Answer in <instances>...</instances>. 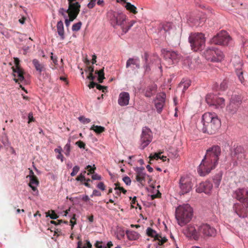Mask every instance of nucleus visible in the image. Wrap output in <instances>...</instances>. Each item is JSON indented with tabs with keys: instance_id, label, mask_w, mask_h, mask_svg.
<instances>
[{
	"instance_id": "f257e3e1",
	"label": "nucleus",
	"mask_w": 248,
	"mask_h": 248,
	"mask_svg": "<svg viewBox=\"0 0 248 248\" xmlns=\"http://www.w3.org/2000/svg\"><path fill=\"white\" fill-rule=\"evenodd\" d=\"M220 154L221 149L218 145H214L207 150L206 154L198 168V172L200 176H205L216 168Z\"/></svg>"
},
{
	"instance_id": "f03ea898",
	"label": "nucleus",
	"mask_w": 248,
	"mask_h": 248,
	"mask_svg": "<svg viewBox=\"0 0 248 248\" xmlns=\"http://www.w3.org/2000/svg\"><path fill=\"white\" fill-rule=\"evenodd\" d=\"M202 123L203 133L209 135L214 134L218 130L221 126L220 120L215 113H205L202 116Z\"/></svg>"
},
{
	"instance_id": "7ed1b4c3",
	"label": "nucleus",
	"mask_w": 248,
	"mask_h": 248,
	"mask_svg": "<svg viewBox=\"0 0 248 248\" xmlns=\"http://www.w3.org/2000/svg\"><path fill=\"white\" fill-rule=\"evenodd\" d=\"M193 216V210L188 204L179 205L175 210V218L178 224L183 226L189 222Z\"/></svg>"
},
{
	"instance_id": "20e7f679",
	"label": "nucleus",
	"mask_w": 248,
	"mask_h": 248,
	"mask_svg": "<svg viewBox=\"0 0 248 248\" xmlns=\"http://www.w3.org/2000/svg\"><path fill=\"white\" fill-rule=\"evenodd\" d=\"M189 42L192 50L194 51H201L205 45V38L202 33H191L188 38Z\"/></svg>"
},
{
	"instance_id": "39448f33",
	"label": "nucleus",
	"mask_w": 248,
	"mask_h": 248,
	"mask_svg": "<svg viewBox=\"0 0 248 248\" xmlns=\"http://www.w3.org/2000/svg\"><path fill=\"white\" fill-rule=\"evenodd\" d=\"M142 58L144 61L143 67L145 72H149L154 65H157L158 68L162 71L161 60L157 56H152L149 57L148 53L145 52Z\"/></svg>"
},
{
	"instance_id": "423d86ee",
	"label": "nucleus",
	"mask_w": 248,
	"mask_h": 248,
	"mask_svg": "<svg viewBox=\"0 0 248 248\" xmlns=\"http://www.w3.org/2000/svg\"><path fill=\"white\" fill-rule=\"evenodd\" d=\"M203 54L206 59L211 62H220L224 58L223 52L220 50L214 47L206 48Z\"/></svg>"
},
{
	"instance_id": "0eeeda50",
	"label": "nucleus",
	"mask_w": 248,
	"mask_h": 248,
	"mask_svg": "<svg viewBox=\"0 0 248 248\" xmlns=\"http://www.w3.org/2000/svg\"><path fill=\"white\" fill-rule=\"evenodd\" d=\"M233 211L240 218H248V198L244 200L243 203H235L233 205Z\"/></svg>"
},
{
	"instance_id": "6e6552de",
	"label": "nucleus",
	"mask_w": 248,
	"mask_h": 248,
	"mask_svg": "<svg viewBox=\"0 0 248 248\" xmlns=\"http://www.w3.org/2000/svg\"><path fill=\"white\" fill-rule=\"evenodd\" d=\"M161 53L169 66L177 63L181 58L177 51L164 48L161 50Z\"/></svg>"
},
{
	"instance_id": "1a4fd4ad",
	"label": "nucleus",
	"mask_w": 248,
	"mask_h": 248,
	"mask_svg": "<svg viewBox=\"0 0 248 248\" xmlns=\"http://www.w3.org/2000/svg\"><path fill=\"white\" fill-rule=\"evenodd\" d=\"M242 100L240 96L232 95L229 104L226 107L227 112L229 114L232 115L236 113L240 107Z\"/></svg>"
},
{
	"instance_id": "9d476101",
	"label": "nucleus",
	"mask_w": 248,
	"mask_h": 248,
	"mask_svg": "<svg viewBox=\"0 0 248 248\" xmlns=\"http://www.w3.org/2000/svg\"><path fill=\"white\" fill-rule=\"evenodd\" d=\"M231 40V37L225 31H221L214 36L210 41L211 44L227 46Z\"/></svg>"
},
{
	"instance_id": "9b49d317",
	"label": "nucleus",
	"mask_w": 248,
	"mask_h": 248,
	"mask_svg": "<svg viewBox=\"0 0 248 248\" xmlns=\"http://www.w3.org/2000/svg\"><path fill=\"white\" fill-rule=\"evenodd\" d=\"M109 17L111 24L115 27L116 26L123 25L126 19V16L122 13L111 12L109 13Z\"/></svg>"
},
{
	"instance_id": "f8f14e48",
	"label": "nucleus",
	"mask_w": 248,
	"mask_h": 248,
	"mask_svg": "<svg viewBox=\"0 0 248 248\" xmlns=\"http://www.w3.org/2000/svg\"><path fill=\"white\" fill-rule=\"evenodd\" d=\"M232 160L233 161V165L236 166L238 163L242 162L246 158L244 148L239 146L234 148L233 152L231 154Z\"/></svg>"
},
{
	"instance_id": "ddd939ff",
	"label": "nucleus",
	"mask_w": 248,
	"mask_h": 248,
	"mask_svg": "<svg viewBox=\"0 0 248 248\" xmlns=\"http://www.w3.org/2000/svg\"><path fill=\"white\" fill-rule=\"evenodd\" d=\"M152 136L151 130L147 127H144L142 129V134L141 135V148L143 150L147 147L152 141Z\"/></svg>"
},
{
	"instance_id": "4468645a",
	"label": "nucleus",
	"mask_w": 248,
	"mask_h": 248,
	"mask_svg": "<svg viewBox=\"0 0 248 248\" xmlns=\"http://www.w3.org/2000/svg\"><path fill=\"white\" fill-rule=\"evenodd\" d=\"M198 232L203 236L214 237L216 235L217 231L213 227L208 224H202L199 227Z\"/></svg>"
},
{
	"instance_id": "2eb2a0df",
	"label": "nucleus",
	"mask_w": 248,
	"mask_h": 248,
	"mask_svg": "<svg viewBox=\"0 0 248 248\" xmlns=\"http://www.w3.org/2000/svg\"><path fill=\"white\" fill-rule=\"evenodd\" d=\"M179 184L181 189L180 191L181 195L188 193L192 188L191 182L189 178L187 177H181L179 180Z\"/></svg>"
},
{
	"instance_id": "dca6fc26",
	"label": "nucleus",
	"mask_w": 248,
	"mask_h": 248,
	"mask_svg": "<svg viewBox=\"0 0 248 248\" xmlns=\"http://www.w3.org/2000/svg\"><path fill=\"white\" fill-rule=\"evenodd\" d=\"M166 99V94L164 93L158 94L155 100V105L158 113H160L163 108Z\"/></svg>"
},
{
	"instance_id": "f3484780",
	"label": "nucleus",
	"mask_w": 248,
	"mask_h": 248,
	"mask_svg": "<svg viewBox=\"0 0 248 248\" xmlns=\"http://www.w3.org/2000/svg\"><path fill=\"white\" fill-rule=\"evenodd\" d=\"M213 188V185L211 182L206 181L201 183L196 188V191L198 193L204 192L205 194H209Z\"/></svg>"
},
{
	"instance_id": "a211bd4d",
	"label": "nucleus",
	"mask_w": 248,
	"mask_h": 248,
	"mask_svg": "<svg viewBox=\"0 0 248 248\" xmlns=\"http://www.w3.org/2000/svg\"><path fill=\"white\" fill-rule=\"evenodd\" d=\"M13 75L15 78L14 80L17 83L18 81L26 82V80L23 76V70L18 66L17 63L15 68L13 67Z\"/></svg>"
},
{
	"instance_id": "6ab92c4d",
	"label": "nucleus",
	"mask_w": 248,
	"mask_h": 248,
	"mask_svg": "<svg viewBox=\"0 0 248 248\" xmlns=\"http://www.w3.org/2000/svg\"><path fill=\"white\" fill-rule=\"evenodd\" d=\"M146 233L148 236L155 238V240L158 241L159 245H163L167 240L165 237H162L152 228L148 227L146 230Z\"/></svg>"
},
{
	"instance_id": "aec40b11",
	"label": "nucleus",
	"mask_w": 248,
	"mask_h": 248,
	"mask_svg": "<svg viewBox=\"0 0 248 248\" xmlns=\"http://www.w3.org/2000/svg\"><path fill=\"white\" fill-rule=\"evenodd\" d=\"M232 197L243 203L244 199L248 198V191L245 188H239L233 193Z\"/></svg>"
},
{
	"instance_id": "412c9836",
	"label": "nucleus",
	"mask_w": 248,
	"mask_h": 248,
	"mask_svg": "<svg viewBox=\"0 0 248 248\" xmlns=\"http://www.w3.org/2000/svg\"><path fill=\"white\" fill-rule=\"evenodd\" d=\"M184 233L187 237H193L194 239H197L199 237V232H197L194 227L188 225L184 230Z\"/></svg>"
},
{
	"instance_id": "4be33fe9",
	"label": "nucleus",
	"mask_w": 248,
	"mask_h": 248,
	"mask_svg": "<svg viewBox=\"0 0 248 248\" xmlns=\"http://www.w3.org/2000/svg\"><path fill=\"white\" fill-rule=\"evenodd\" d=\"M130 95L128 93L123 92L120 93L118 103L121 106H126L129 104Z\"/></svg>"
},
{
	"instance_id": "5701e85b",
	"label": "nucleus",
	"mask_w": 248,
	"mask_h": 248,
	"mask_svg": "<svg viewBox=\"0 0 248 248\" xmlns=\"http://www.w3.org/2000/svg\"><path fill=\"white\" fill-rule=\"evenodd\" d=\"M136 172V179L140 183H142L143 181H145V177L148 176L144 172V168L141 167H136L135 169Z\"/></svg>"
},
{
	"instance_id": "b1692460",
	"label": "nucleus",
	"mask_w": 248,
	"mask_h": 248,
	"mask_svg": "<svg viewBox=\"0 0 248 248\" xmlns=\"http://www.w3.org/2000/svg\"><path fill=\"white\" fill-rule=\"evenodd\" d=\"M131 65H135L137 69L140 68V60L139 57H134L129 58L126 63V68L129 67Z\"/></svg>"
},
{
	"instance_id": "393cba45",
	"label": "nucleus",
	"mask_w": 248,
	"mask_h": 248,
	"mask_svg": "<svg viewBox=\"0 0 248 248\" xmlns=\"http://www.w3.org/2000/svg\"><path fill=\"white\" fill-rule=\"evenodd\" d=\"M172 28V24L170 22L162 23L159 25L158 30L160 33L163 31L164 34L166 36V33Z\"/></svg>"
},
{
	"instance_id": "a878e982",
	"label": "nucleus",
	"mask_w": 248,
	"mask_h": 248,
	"mask_svg": "<svg viewBox=\"0 0 248 248\" xmlns=\"http://www.w3.org/2000/svg\"><path fill=\"white\" fill-rule=\"evenodd\" d=\"M32 63L37 71H38L40 75L41 74L42 72L46 71L45 65L41 63L37 59H34L32 60Z\"/></svg>"
},
{
	"instance_id": "bb28decb",
	"label": "nucleus",
	"mask_w": 248,
	"mask_h": 248,
	"mask_svg": "<svg viewBox=\"0 0 248 248\" xmlns=\"http://www.w3.org/2000/svg\"><path fill=\"white\" fill-rule=\"evenodd\" d=\"M157 89V85L155 84H152L149 85L145 91V96L147 97H150L154 94Z\"/></svg>"
},
{
	"instance_id": "cd10ccee",
	"label": "nucleus",
	"mask_w": 248,
	"mask_h": 248,
	"mask_svg": "<svg viewBox=\"0 0 248 248\" xmlns=\"http://www.w3.org/2000/svg\"><path fill=\"white\" fill-rule=\"evenodd\" d=\"M233 64L235 71L242 70L243 63L240 58L237 56H235L231 60Z\"/></svg>"
},
{
	"instance_id": "c85d7f7f",
	"label": "nucleus",
	"mask_w": 248,
	"mask_h": 248,
	"mask_svg": "<svg viewBox=\"0 0 248 248\" xmlns=\"http://www.w3.org/2000/svg\"><path fill=\"white\" fill-rule=\"evenodd\" d=\"M125 234L127 235L128 239L130 241L137 240L140 237V234L134 231L127 230L125 232Z\"/></svg>"
},
{
	"instance_id": "c756f323",
	"label": "nucleus",
	"mask_w": 248,
	"mask_h": 248,
	"mask_svg": "<svg viewBox=\"0 0 248 248\" xmlns=\"http://www.w3.org/2000/svg\"><path fill=\"white\" fill-rule=\"evenodd\" d=\"M57 32L62 40L65 38L63 24L62 20L58 22L57 24Z\"/></svg>"
},
{
	"instance_id": "7c9ffc66",
	"label": "nucleus",
	"mask_w": 248,
	"mask_h": 248,
	"mask_svg": "<svg viewBox=\"0 0 248 248\" xmlns=\"http://www.w3.org/2000/svg\"><path fill=\"white\" fill-rule=\"evenodd\" d=\"M213 106L216 108H223L225 106V99L223 98L216 96Z\"/></svg>"
},
{
	"instance_id": "2f4dec72",
	"label": "nucleus",
	"mask_w": 248,
	"mask_h": 248,
	"mask_svg": "<svg viewBox=\"0 0 248 248\" xmlns=\"http://www.w3.org/2000/svg\"><path fill=\"white\" fill-rule=\"evenodd\" d=\"M80 11V8H72L68 13L69 18L68 19L70 22L73 21L76 18Z\"/></svg>"
},
{
	"instance_id": "473e14b6",
	"label": "nucleus",
	"mask_w": 248,
	"mask_h": 248,
	"mask_svg": "<svg viewBox=\"0 0 248 248\" xmlns=\"http://www.w3.org/2000/svg\"><path fill=\"white\" fill-rule=\"evenodd\" d=\"M222 176V172L221 171H219L215 175L213 178V180L214 183L215 187H218Z\"/></svg>"
},
{
	"instance_id": "72a5a7b5",
	"label": "nucleus",
	"mask_w": 248,
	"mask_h": 248,
	"mask_svg": "<svg viewBox=\"0 0 248 248\" xmlns=\"http://www.w3.org/2000/svg\"><path fill=\"white\" fill-rule=\"evenodd\" d=\"M115 235L118 240H122L125 236V232L122 228L118 227L116 229Z\"/></svg>"
},
{
	"instance_id": "f704fd0d",
	"label": "nucleus",
	"mask_w": 248,
	"mask_h": 248,
	"mask_svg": "<svg viewBox=\"0 0 248 248\" xmlns=\"http://www.w3.org/2000/svg\"><path fill=\"white\" fill-rule=\"evenodd\" d=\"M38 184L39 182L36 177L30 178L29 186L33 191H35L36 190V186L38 185Z\"/></svg>"
},
{
	"instance_id": "c9c22d12",
	"label": "nucleus",
	"mask_w": 248,
	"mask_h": 248,
	"mask_svg": "<svg viewBox=\"0 0 248 248\" xmlns=\"http://www.w3.org/2000/svg\"><path fill=\"white\" fill-rule=\"evenodd\" d=\"M216 95H215L212 94H209L206 95L205 98V100L206 103L209 104L210 106H213L214 104V102L216 99Z\"/></svg>"
},
{
	"instance_id": "e433bc0d",
	"label": "nucleus",
	"mask_w": 248,
	"mask_h": 248,
	"mask_svg": "<svg viewBox=\"0 0 248 248\" xmlns=\"http://www.w3.org/2000/svg\"><path fill=\"white\" fill-rule=\"evenodd\" d=\"M71 139L69 138L68 140L67 143L64 146L63 149L64 151V154L66 156H68L70 155V151H71Z\"/></svg>"
},
{
	"instance_id": "4c0bfd02",
	"label": "nucleus",
	"mask_w": 248,
	"mask_h": 248,
	"mask_svg": "<svg viewBox=\"0 0 248 248\" xmlns=\"http://www.w3.org/2000/svg\"><path fill=\"white\" fill-rule=\"evenodd\" d=\"M105 128L104 127L95 125H93L90 128V130H93L97 134L102 133L105 131Z\"/></svg>"
},
{
	"instance_id": "58836bf2",
	"label": "nucleus",
	"mask_w": 248,
	"mask_h": 248,
	"mask_svg": "<svg viewBox=\"0 0 248 248\" xmlns=\"http://www.w3.org/2000/svg\"><path fill=\"white\" fill-rule=\"evenodd\" d=\"M69 2V8H80V5L78 2H74V0H67Z\"/></svg>"
},
{
	"instance_id": "ea45409f",
	"label": "nucleus",
	"mask_w": 248,
	"mask_h": 248,
	"mask_svg": "<svg viewBox=\"0 0 248 248\" xmlns=\"http://www.w3.org/2000/svg\"><path fill=\"white\" fill-rule=\"evenodd\" d=\"M125 7L127 10L130 11L134 14H136L137 13V11H136V7L134 5L131 4L130 2H127Z\"/></svg>"
},
{
	"instance_id": "a19ab883",
	"label": "nucleus",
	"mask_w": 248,
	"mask_h": 248,
	"mask_svg": "<svg viewBox=\"0 0 248 248\" xmlns=\"http://www.w3.org/2000/svg\"><path fill=\"white\" fill-rule=\"evenodd\" d=\"M190 85V81L189 80H187L185 82H181L179 84L180 87L183 88V91L185 92Z\"/></svg>"
},
{
	"instance_id": "79ce46f5",
	"label": "nucleus",
	"mask_w": 248,
	"mask_h": 248,
	"mask_svg": "<svg viewBox=\"0 0 248 248\" xmlns=\"http://www.w3.org/2000/svg\"><path fill=\"white\" fill-rule=\"evenodd\" d=\"M86 241L87 246L82 247V243L81 240H79L77 243L78 247L77 248H92V245L90 243V241L88 240H87Z\"/></svg>"
},
{
	"instance_id": "37998d69",
	"label": "nucleus",
	"mask_w": 248,
	"mask_h": 248,
	"mask_svg": "<svg viewBox=\"0 0 248 248\" xmlns=\"http://www.w3.org/2000/svg\"><path fill=\"white\" fill-rule=\"evenodd\" d=\"M71 10V9L69 7L66 10L64 9L63 8H61L59 10V14H61L62 16L64 18H65L66 17H67L65 13L68 14L69 12H70Z\"/></svg>"
},
{
	"instance_id": "c03bdc74",
	"label": "nucleus",
	"mask_w": 248,
	"mask_h": 248,
	"mask_svg": "<svg viewBox=\"0 0 248 248\" xmlns=\"http://www.w3.org/2000/svg\"><path fill=\"white\" fill-rule=\"evenodd\" d=\"M132 27V24H129L128 25H126V22H125L123 25L121 26V29L124 33H126Z\"/></svg>"
},
{
	"instance_id": "a18cd8bd",
	"label": "nucleus",
	"mask_w": 248,
	"mask_h": 248,
	"mask_svg": "<svg viewBox=\"0 0 248 248\" xmlns=\"http://www.w3.org/2000/svg\"><path fill=\"white\" fill-rule=\"evenodd\" d=\"M82 22L79 21L76 24H74L72 27V30L73 31H79L81 27Z\"/></svg>"
},
{
	"instance_id": "49530a36",
	"label": "nucleus",
	"mask_w": 248,
	"mask_h": 248,
	"mask_svg": "<svg viewBox=\"0 0 248 248\" xmlns=\"http://www.w3.org/2000/svg\"><path fill=\"white\" fill-rule=\"evenodd\" d=\"M236 73L240 81L241 82V83H243L244 81V78L243 76V73L242 70H237L236 71Z\"/></svg>"
},
{
	"instance_id": "de8ad7c7",
	"label": "nucleus",
	"mask_w": 248,
	"mask_h": 248,
	"mask_svg": "<svg viewBox=\"0 0 248 248\" xmlns=\"http://www.w3.org/2000/svg\"><path fill=\"white\" fill-rule=\"evenodd\" d=\"M52 214L50 215L49 213V211L46 213V217H50V218L52 219H55L58 218V216L55 214L54 211L52 210L51 211Z\"/></svg>"
},
{
	"instance_id": "09e8293b",
	"label": "nucleus",
	"mask_w": 248,
	"mask_h": 248,
	"mask_svg": "<svg viewBox=\"0 0 248 248\" xmlns=\"http://www.w3.org/2000/svg\"><path fill=\"white\" fill-rule=\"evenodd\" d=\"M188 21L190 23H192L193 25H198L199 24V17L194 19L192 16H190L188 19Z\"/></svg>"
},
{
	"instance_id": "8fccbe9b",
	"label": "nucleus",
	"mask_w": 248,
	"mask_h": 248,
	"mask_svg": "<svg viewBox=\"0 0 248 248\" xmlns=\"http://www.w3.org/2000/svg\"><path fill=\"white\" fill-rule=\"evenodd\" d=\"M79 120L84 124L89 123L91 120L89 118H86L84 116H80L78 117Z\"/></svg>"
},
{
	"instance_id": "3c124183",
	"label": "nucleus",
	"mask_w": 248,
	"mask_h": 248,
	"mask_svg": "<svg viewBox=\"0 0 248 248\" xmlns=\"http://www.w3.org/2000/svg\"><path fill=\"white\" fill-rule=\"evenodd\" d=\"M79 170V167L78 166H75L73 169V170L70 175L71 176L76 175Z\"/></svg>"
},
{
	"instance_id": "603ef678",
	"label": "nucleus",
	"mask_w": 248,
	"mask_h": 248,
	"mask_svg": "<svg viewBox=\"0 0 248 248\" xmlns=\"http://www.w3.org/2000/svg\"><path fill=\"white\" fill-rule=\"evenodd\" d=\"M115 185L116 186L115 190H119L120 192H122L124 194L126 193V190L125 189H124L123 187H121L120 186L119 184H115Z\"/></svg>"
},
{
	"instance_id": "864d4df0",
	"label": "nucleus",
	"mask_w": 248,
	"mask_h": 248,
	"mask_svg": "<svg viewBox=\"0 0 248 248\" xmlns=\"http://www.w3.org/2000/svg\"><path fill=\"white\" fill-rule=\"evenodd\" d=\"M123 181L127 186H130L131 183V180L130 177L127 176L123 178Z\"/></svg>"
},
{
	"instance_id": "5fc2aeb1",
	"label": "nucleus",
	"mask_w": 248,
	"mask_h": 248,
	"mask_svg": "<svg viewBox=\"0 0 248 248\" xmlns=\"http://www.w3.org/2000/svg\"><path fill=\"white\" fill-rule=\"evenodd\" d=\"M76 180L83 182L86 181V178L84 174L80 173L77 178Z\"/></svg>"
},
{
	"instance_id": "6e6d98bb",
	"label": "nucleus",
	"mask_w": 248,
	"mask_h": 248,
	"mask_svg": "<svg viewBox=\"0 0 248 248\" xmlns=\"http://www.w3.org/2000/svg\"><path fill=\"white\" fill-rule=\"evenodd\" d=\"M96 0H91L90 2H89L87 4V7L89 9L93 8L95 5V1Z\"/></svg>"
},
{
	"instance_id": "4d7b16f0",
	"label": "nucleus",
	"mask_w": 248,
	"mask_h": 248,
	"mask_svg": "<svg viewBox=\"0 0 248 248\" xmlns=\"http://www.w3.org/2000/svg\"><path fill=\"white\" fill-rule=\"evenodd\" d=\"M220 89L222 90H225L227 87V83L226 80L223 81L220 85Z\"/></svg>"
},
{
	"instance_id": "13d9d810",
	"label": "nucleus",
	"mask_w": 248,
	"mask_h": 248,
	"mask_svg": "<svg viewBox=\"0 0 248 248\" xmlns=\"http://www.w3.org/2000/svg\"><path fill=\"white\" fill-rule=\"evenodd\" d=\"M76 144L77 145H78V147L81 149H85V144L83 142H82L80 140H79V141L76 142Z\"/></svg>"
},
{
	"instance_id": "bf43d9fd",
	"label": "nucleus",
	"mask_w": 248,
	"mask_h": 248,
	"mask_svg": "<svg viewBox=\"0 0 248 248\" xmlns=\"http://www.w3.org/2000/svg\"><path fill=\"white\" fill-rule=\"evenodd\" d=\"M97 187L102 191H104L105 189V186L104 185V184L102 182H99L97 184Z\"/></svg>"
},
{
	"instance_id": "052dcab7",
	"label": "nucleus",
	"mask_w": 248,
	"mask_h": 248,
	"mask_svg": "<svg viewBox=\"0 0 248 248\" xmlns=\"http://www.w3.org/2000/svg\"><path fill=\"white\" fill-rule=\"evenodd\" d=\"M101 195V193L99 191L94 189L93 190V193L91 196L93 197V196H100Z\"/></svg>"
},
{
	"instance_id": "680f3d73",
	"label": "nucleus",
	"mask_w": 248,
	"mask_h": 248,
	"mask_svg": "<svg viewBox=\"0 0 248 248\" xmlns=\"http://www.w3.org/2000/svg\"><path fill=\"white\" fill-rule=\"evenodd\" d=\"M102 243V242L96 241V243L95 244V247L96 248H107L106 246H102L101 245Z\"/></svg>"
},
{
	"instance_id": "e2e57ef3",
	"label": "nucleus",
	"mask_w": 248,
	"mask_h": 248,
	"mask_svg": "<svg viewBox=\"0 0 248 248\" xmlns=\"http://www.w3.org/2000/svg\"><path fill=\"white\" fill-rule=\"evenodd\" d=\"M28 123H30L31 122H34L35 119L33 116V113L32 112L29 113L28 115Z\"/></svg>"
},
{
	"instance_id": "0e129e2a",
	"label": "nucleus",
	"mask_w": 248,
	"mask_h": 248,
	"mask_svg": "<svg viewBox=\"0 0 248 248\" xmlns=\"http://www.w3.org/2000/svg\"><path fill=\"white\" fill-rule=\"evenodd\" d=\"M169 154H171V156L174 158H177L179 156L177 150H174L173 152H170Z\"/></svg>"
},
{
	"instance_id": "69168bd1",
	"label": "nucleus",
	"mask_w": 248,
	"mask_h": 248,
	"mask_svg": "<svg viewBox=\"0 0 248 248\" xmlns=\"http://www.w3.org/2000/svg\"><path fill=\"white\" fill-rule=\"evenodd\" d=\"M92 178L93 179V180H100L101 179V176L99 175H98V174H93L92 176Z\"/></svg>"
},
{
	"instance_id": "338daca9",
	"label": "nucleus",
	"mask_w": 248,
	"mask_h": 248,
	"mask_svg": "<svg viewBox=\"0 0 248 248\" xmlns=\"http://www.w3.org/2000/svg\"><path fill=\"white\" fill-rule=\"evenodd\" d=\"M95 74L98 75V76L104 77V68L100 70L99 71H96Z\"/></svg>"
},
{
	"instance_id": "774afa93",
	"label": "nucleus",
	"mask_w": 248,
	"mask_h": 248,
	"mask_svg": "<svg viewBox=\"0 0 248 248\" xmlns=\"http://www.w3.org/2000/svg\"><path fill=\"white\" fill-rule=\"evenodd\" d=\"M51 59L52 60L53 62L55 63V64H58V61L57 60V57L55 56H53V54L52 52L51 53Z\"/></svg>"
}]
</instances>
